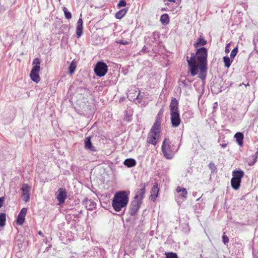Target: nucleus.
<instances>
[{
	"label": "nucleus",
	"mask_w": 258,
	"mask_h": 258,
	"mask_svg": "<svg viewBox=\"0 0 258 258\" xmlns=\"http://www.w3.org/2000/svg\"><path fill=\"white\" fill-rule=\"evenodd\" d=\"M207 50L205 47L198 49L195 54H191L190 57L187 56L186 60L192 76H196L199 69V77L203 80L205 79L207 69Z\"/></svg>",
	"instance_id": "obj_1"
},
{
	"label": "nucleus",
	"mask_w": 258,
	"mask_h": 258,
	"mask_svg": "<svg viewBox=\"0 0 258 258\" xmlns=\"http://www.w3.org/2000/svg\"><path fill=\"white\" fill-rule=\"evenodd\" d=\"M128 202L127 194L125 191L116 192L112 200V207L115 211L119 212L125 207Z\"/></svg>",
	"instance_id": "obj_2"
},
{
	"label": "nucleus",
	"mask_w": 258,
	"mask_h": 258,
	"mask_svg": "<svg viewBox=\"0 0 258 258\" xmlns=\"http://www.w3.org/2000/svg\"><path fill=\"white\" fill-rule=\"evenodd\" d=\"M160 118L156 119L150 132L148 134L147 138L148 143L153 145H156L158 142L160 137Z\"/></svg>",
	"instance_id": "obj_3"
},
{
	"label": "nucleus",
	"mask_w": 258,
	"mask_h": 258,
	"mask_svg": "<svg viewBox=\"0 0 258 258\" xmlns=\"http://www.w3.org/2000/svg\"><path fill=\"white\" fill-rule=\"evenodd\" d=\"M178 148L179 147H176L173 145L171 146V142L168 139H165L162 145V153L167 159H171Z\"/></svg>",
	"instance_id": "obj_4"
},
{
	"label": "nucleus",
	"mask_w": 258,
	"mask_h": 258,
	"mask_svg": "<svg viewBox=\"0 0 258 258\" xmlns=\"http://www.w3.org/2000/svg\"><path fill=\"white\" fill-rule=\"evenodd\" d=\"M244 176V172L241 170H235L232 172V178L231 179V186L235 190L239 189L241 179Z\"/></svg>",
	"instance_id": "obj_5"
},
{
	"label": "nucleus",
	"mask_w": 258,
	"mask_h": 258,
	"mask_svg": "<svg viewBox=\"0 0 258 258\" xmlns=\"http://www.w3.org/2000/svg\"><path fill=\"white\" fill-rule=\"evenodd\" d=\"M108 71V67L106 63L99 61L94 68V72L97 76L101 77L105 75Z\"/></svg>",
	"instance_id": "obj_6"
},
{
	"label": "nucleus",
	"mask_w": 258,
	"mask_h": 258,
	"mask_svg": "<svg viewBox=\"0 0 258 258\" xmlns=\"http://www.w3.org/2000/svg\"><path fill=\"white\" fill-rule=\"evenodd\" d=\"M31 189V186L27 183H24L21 187V190L22 191V199L23 200L27 203L30 200V191Z\"/></svg>",
	"instance_id": "obj_7"
},
{
	"label": "nucleus",
	"mask_w": 258,
	"mask_h": 258,
	"mask_svg": "<svg viewBox=\"0 0 258 258\" xmlns=\"http://www.w3.org/2000/svg\"><path fill=\"white\" fill-rule=\"evenodd\" d=\"M40 66H33L30 72V76L32 81L36 83H38L40 81V77L39 72L40 71Z\"/></svg>",
	"instance_id": "obj_8"
},
{
	"label": "nucleus",
	"mask_w": 258,
	"mask_h": 258,
	"mask_svg": "<svg viewBox=\"0 0 258 258\" xmlns=\"http://www.w3.org/2000/svg\"><path fill=\"white\" fill-rule=\"evenodd\" d=\"M141 203L142 202L140 200H136L135 199H134V200L132 202L130 211V213L131 215H135L137 213L139 209Z\"/></svg>",
	"instance_id": "obj_9"
},
{
	"label": "nucleus",
	"mask_w": 258,
	"mask_h": 258,
	"mask_svg": "<svg viewBox=\"0 0 258 258\" xmlns=\"http://www.w3.org/2000/svg\"><path fill=\"white\" fill-rule=\"evenodd\" d=\"M170 115L172 126L174 127H178L181 122L179 112L170 113Z\"/></svg>",
	"instance_id": "obj_10"
},
{
	"label": "nucleus",
	"mask_w": 258,
	"mask_h": 258,
	"mask_svg": "<svg viewBox=\"0 0 258 258\" xmlns=\"http://www.w3.org/2000/svg\"><path fill=\"white\" fill-rule=\"evenodd\" d=\"M67 197L65 189L60 188L56 194V198L59 202V205L64 203Z\"/></svg>",
	"instance_id": "obj_11"
},
{
	"label": "nucleus",
	"mask_w": 258,
	"mask_h": 258,
	"mask_svg": "<svg viewBox=\"0 0 258 258\" xmlns=\"http://www.w3.org/2000/svg\"><path fill=\"white\" fill-rule=\"evenodd\" d=\"M27 211V209L25 208H23L21 210L20 212L19 213V214L18 216V218H17V223L18 225H21L24 223V221H25V217L26 216Z\"/></svg>",
	"instance_id": "obj_12"
},
{
	"label": "nucleus",
	"mask_w": 258,
	"mask_h": 258,
	"mask_svg": "<svg viewBox=\"0 0 258 258\" xmlns=\"http://www.w3.org/2000/svg\"><path fill=\"white\" fill-rule=\"evenodd\" d=\"M145 187H146L145 183H142V184H141L140 188L138 191L137 194L135 197L134 199H135L136 200H140L141 202H142V200L143 196L145 194Z\"/></svg>",
	"instance_id": "obj_13"
},
{
	"label": "nucleus",
	"mask_w": 258,
	"mask_h": 258,
	"mask_svg": "<svg viewBox=\"0 0 258 258\" xmlns=\"http://www.w3.org/2000/svg\"><path fill=\"white\" fill-rule=\"evenodd\" d=\"M127 97L130 100H141L142 97L140 96V93L139 91L134 90L133 91L131 90L127 94Z\"/></svg>",
	"instance_id": "obj_14"
},
{
	"label": "nucleus",
	"mask_w": 258,
	"mask_h": 258,
	"mask_svg": "<svg viewBox=\"0 0 258 258\" xmlns=\"http://www.w3.org/2000/svg\"><path fill=\"white\" fill-rule=\"evenodd\" d=\"M178 103L177 100L175 98H173L171 100V103L169 106L170 113H178Z\"/></svg>",
	"instance_id": "obj_15"
},
{
	"label": "nucleus",
	"mask_w": 258,
	"mask_h": 258,
	"mask_svg": "<svg viewBox=\"0 0 258 258\" xmlns=\"http://www.w3.org/2000/svg\"><path fill=\"white\" fill-rule=\"evenodd\" d=\"M83 34V20L80 18L77 23L76 34L78 38L81 37Z\"/></svg>",
	"instance_id": "obj_16"
},
{
	"label": "nucleus",
	"mask_w": 258,
	"mask_h": 258,
	"mask_svg": "<svg viewBox=\"0 0 258 258\" xmlns=\"http://www.w3.org/2000/svg\"><path fill=\"white\" fill-rule=\"evenodd\" d=\"M85 148L87 150H89L91 151H96V148L94 147L91 142L90 137H87L85 138Z\"/></svg>",
	"instance_id": "obj_17"
},
{
	"label": "nucleus",
	"mask_w": 258,
	"mask_h": 258,
	"mask_svg": "<svg viewBox=\"0 0 258 258\" xmlns=\"http://www.w3.org/2000/svg\"><path fill=\"white\" fill-rule=\"evenodd\" d=\"M159 191V189L158 187V184L155 183L151 191V197L153 201H154L158 197Z\"/></svg>",
	"instance_id": "obj_18"
},
{
	"label": "nucleus",
	"mask_w": 258,
	"mask_h": 258,
	"mask_svg": "<svg viewBox=\"0 0 258 258\" xmlns=\"http://www.w3.org/2000/svg\"><path fill=\"white\" fill-rule=\"evenodd\" d=\"M234 137L236 139L237 143L240 146H242L243 145V140L244 138L243 135L240 132L235 134Z\"/></svg>",
	"instance_id": "obj_19"
},
{
	"label": "nucleus",
	"mask_w": 258,
	"mask_h": 258,
	"mask_svg": "<svg viewBox=\"0 0 258 258\" xmlns=\"http://www.w3.org/2000/svg\"><path fill=\"white\" fill-rule=\"evenodd\" d=\"M84 205H85L86 208L89 210L93 209L96 206L95 202L91 200H86L85 202H84Z\"/></svg>",
	"instance_id": "obj_20"
},
{
	"label": "nucleus",
	"mask_w": 258,
	"mask_h": 258,
	"mask_svg": "<svg viewBox=\"0 0 258 258\" xmlns=\"http://www.w3.org/2000/svg\"><path fill=\"white\" fill-rule=\"evenodd\" d=\"M124 164L128 167H132L136 165V161L134 159H126L124 161Z\"/></svg>",
	"instance_id": "obj_21"
},
{
	"label": "nucleus",
	"mask_w": 258,
	"mask_h": 258,
	"mask_svg": "<svg viewBox=\"0 0 258 258\" xmlns=\"http://www.w3.org/2000/svg\"><path fill=\"white\" fill-rule=\"evenodd\" d=\"M127 11V9L125 8L119 10L115 14V18L117 19H121L125 15Z\"/></svg>",
	"instance_id": "obj_22"
},
{
	"label": "nucleus",
	"mask_w": 258,
	"mask_h": 258,
	"mask_svg": "<svg viewBox=\"0 0 258 258\" xmlns=\"http://www.w3.org/2000/svg\"><path fill=\"white\" fill-rule=\"evenodd\" d=\"M160 22L162 25H167L169 22L168 15L166 14L162 15L160 17Z\"/></svg>",
	"instance_id": "obj_23"
},
{
	"label": "nucleus",
	"mask_w": 258,
	"mask_h": 258,
	"mask_svg": "<svg viewBox=\"0 0 258 258\" xmlns=\"http://www.w3.org/2000/svg\"><path fill=\"white\" fill-rule=\"evenodd\" d=\"M176 191L177 192H181V196L184 198H186V195L187 194V190L185 188L181 187V186H178L176 188Z\"/></svg>",
	"instance_id": "obj_24"
},
{
	"label": "nucleus",
	"mask_w": 258,
	"mask_h": 258,
	"mask_svg": "<svg viewBox=\"0 0 258 258\" xmlns=\"http://www.w3.org/2000/svg\"><path fill=\"white\" fill-rule=\"evenodd\" d=\"M76 67H77L76 61L75 60H73L71 62L70 66L69 67V72L71 75H72L74 73V72L76 69Z\"/></svg>",
	"instance_id": "obj_25"
},
{
	"label": "nucleus",
	"mask_w": 258,
	"mask_h": 258,
	"mask_svg": "<svg viewBox=\"0 0 258 258\" xmlns=\"http://www.w3.org/2000/svg\"><path fill=\"white\" fill-rule=\"evenodd\" d=\"M207 41L202 38H199L197 42H196L194 45L195 47H198L200 45H204L206 44Z\"/></svg>",
	"instance_id": "obj_26"
},
{
	"label": "nucleus",
	"mask_w": 258,
	"mask_h": 258,
	"mask_svg": "<svg viewBox=\"0 0 258 258\" xmlns=\"http://www.w3.org/2000/svg\"><path fill=\"white\" fill-rule=\"evenodd\" d=\"M165 5L166 6H169L170 8H171V9L170 10V11H173V10L175 9L179 5V2L178 1H177V2L175 1V3H172V4H170L166 3Z\"/></svg>",
	"instance_id": "obj_27"
},
{
	"label": "nucleus",
	"mask_w": 258,
	"mask_h": 258,
	"mask_svg": "<svg viewBox=\"0 0 258 258\" xmlns=\"http://www.w3.org/2000/svg\"><path fill=\"white\" fill-rule=\"evenodd\" d=\"M257 154H258V152H256L254 154L251 155L249 157V159L252 160V162L248 163V165L249 166H252V165H253L254 164V163L256 162V159H257Z\"/></svg>",
	"instance_id": "obj_28"
},
{
	"label": "nucleus",
	"mask_w": 258,
	"mask_h": 258,
	"mask_svg": "<svg viewBox=\"0 0 258 258\" xmlns=\"http://www.w3.org/2000/svg\"><path fill=\"white\" fill-rule=\"evenodd\" d=\"M65 17L67 19L70 20L72 18V14L71 13L68 11V9L67 8L63 7L62 8Z\"/></svg>",
	"instance_id": "obj_29"
},
{
	"label": "nucleus",
	"mask_w": 258,
	"mask_h": 258,
	"mask_svg": "<svg viewBox=\"0 0 258 258\" xmlns=\"http://www.w3.org/2000/svg\"><path fill=\"white\" fill-rule=\"evenodd\" d=\"M6 214L4 213H2L0 215V226L3 227L5 225L6 222Z\"/></svg>",
	"instance_id": "obj_30"
},
{
	"label": "nucleus",
	"mask_w": 258,
	"mask_h": 258,
	"mask_svg": "<svg viewBox=\"0 0 258 258\" xmlns=\"http://www.w3.org/2000/svg\"><path fill=\"white\" fill-rule=\"evenodd\" d=\"M223 61L225 66L227 68H229L231 63L230 58L228 56H224L223 57Z\"/></svg>",
	"instance_id": "obj_31"
},
{
	"label": "nucleus",
	"mask_w": 258,
	"mask_h": 258,
	"mask_svg": "<svg viewBox=\"0 0 258 258\" xmlns=\"http://www.w3.org/2000/svg\"><path fill=\"white\" fill-rule=\"evenodd\" d=\"M166 258H177V254L175 253H166Z\"/></svg>",
	"instance_id": "obj_32"
},
{
	"label": "nucleus",
	"mask_w": 258,
	"mask_h": 258,
	"mask_svg": "<svg viewBox=\"0 0 258 258\" xmlns=\"http://www.w3.org/2000/svg\"><path fill=\"white\" fill-rule=\"evenodd\" d=\"M126 3L124 0H120L119 1L118 4H117V7H124L126 6Z\"/></svg>",
	"instance_id": "obj_33"
},
{
	"label": "nucleus",
	"mask_w": 258,
	"mask_h": 258,
	"mask_svg": "<svg viewBox=\"0 0 258 258\" xmlns=\"http://www.w3.org/2000/svg\"><path fill=\"white\" fill-rule=\"evenodd\" d=\"M237 51H238V49H237V47H235V48H234L231 52V54H230L231 57L234 58L236 56V55L237 53Z\"/></svg>",
	"instance_id": "obj_34"
},
{
	"label": "nucleus",
	"mask_w": 258,
	"mask_h": 258,
	"mask_svg": "<svg viewBox=\"0 0 258 258\" xmlns=\"http://www.w3.org/2000/svg\"><path fill=\"white\" fill-rule=\"evenodd\" d=\"M222 239H223V242L225 244H226L227 243H228L229 238L226 235H225V234H224V235H223Z\"/></svg>",
	"instance_id": "obj_35"
},
{
	"label": "nucleus",
	"mask_w": 258,
	"mask_h": 258,
	"mask_svg": "<svg viewBox=\"0 0 258 258\" xmlns=\"http://www.w3.org/2000/svg\"><path fill=\"white\" fill-rule=\"evenodd\" d=\"M39 64H40V61H39V58H35L33 61V64H34V66H39Z\"/></svg>",
	"instance_id": "obj_36"
},
{
	"label": "nucleus",
	"mask_w": 258,
	"mask_h": 258,
	"mask_svg": "<svg viewBox=\"0 0 258 258\" xmlns=\"http://www.w3.org/2000/svg\"><path fill=\"white\" fill-rule=\"evenodd\" d=\"M162 114H163V111L162 110H160L159 111V112L157 115V118H156V119H158V118H160V122H161Z\"/></svg>",
	"instance_id": "obj_37"
},
{
	"label": "nucleus",
	"mask_w": 258,
	"mask_h": 258,
	"mask_svg": "<svg viewBox=\"0 0 258 258\" xmlns=\"http://www.w3.org/2000/svg\"><path fill=\"white\" fill-rule=\"evenodd\" d=\"M4 201H5V198L3 197H1L0 198V208H1L3 206Z\"/></svg>",
	"instance_id": "obj_38"
},
{
	"label": "nucleus",
	"mask_w": 258,
	"mask_h": 258,
	"mask_svg": "<svg viewBox=\"0 0 258 258\" xmlns=\"http://www.w3.org/2000/svg\"><path fill=\"white\" fill-rule=\"evenodd\" d=\"M118 43L121 44H123V45H126V44H128V42L126 40H119L118 42Z\"/></svg>",
	"instance_id": "obj_39"
},
{
	"label": "nucleus",
	"mask_w": 258,
	"mask_h": 258,
	"mask_svg": "<svg viewBox=\"0 0 258 258\" xmlns=\"http://www.w3.org/2000/svg\"><path fill=\"white\" fill-rule=\"evenodd\" d=\"M229 45H230V44H228L226 47H225V52L226 53H228L229 52Z\"/></svg>",
	"instance_id": "obj_40"
},
{
	"label": "nucleus",
	"mask_w": 258,
	"mask_h": 258,
	"mask_svg": "<svg viewBox=\"0 0 258 258\" xmlns=\"http://www.w3.org/2000/svg\"><path fill=\"white\" fill-rule=\"evenodd\" d=\"M227 145V144H222L221 145V146L222 148H224L226 147Z\"/></svg>",
	"instance_id": "obj_41"
},
{
	"label": "nucleus",
	"mask_w": 258,
	"mask_h": 258,
	"mask_svg": "<svg viewBox=\"0 0 258 258\" xmlns=\"http://www.w3.org/2000/svg\"><path fill=\"white\" fill-rule=\"evenodd\" d=\"M209 166H210V167L211 168H213V167H215V165H214V164L210 163V164H209Z\"/></svg>",
	"instance_id": "obj_42"
},
{
	"label": "nucleus",
	"mask_w": 258,
	"mask_h": 258,
	"mask_svg": "<svg viewBox=\"0 0 258 258\" xmlns=\"http://www.w3.org/2000/svg\"><path fill=\"white\" fill-rule=\"evenodd\" d=\"M161 10H162V11H167V8H162V9H161Z\"/></svg>",
	"instance_id": "obj_43"
},
{
	"label": "nucleus",
	"mask_w": 258,
	"mask_h": 258,
	"mask_svg": "<svg viewBox=\"0 0 258 258\" xmlns=\"http://www.w3.org/2000/svg\"><path fill=\"white\" fill-rule=\"evenodd\" d=\"M249 86V84L247 83L246 85H245V86Z\"/></svg>",
	"instance_id": "obj_44"
},
{
	"label": "nucleus",
	"mask_w": 258,
	"mask_h": 258,
	"mask_svg": "<svg viewBox=\"0 0 258 258\" xmlns=\"http://www.w3.org/2000/svg\"><path fill=\"white\" fill-rule=\"evenodd\" d=\"M39 234H41V232H39Z\"/></svg>",
	"instance_id": "obj_45"
},
{
	"label": "nucleus",
	"mask_w": 258,
	"mask_h": 258,
	"mask_svg": "<svg viewBox=\"0 0 258 258\" xmlns=\"http://www.w3.org/2000/svg\"><path fill=\"white\" fill-rule=\"evenodd\" d=\"M61 0H58L59 2H60Z\"/></svg>",
	"instance_id": "obj_46"
}]
</instances>
